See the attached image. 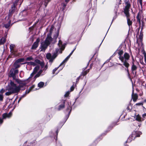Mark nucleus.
Instances as JSON below:
<instances>
[{"label": "nucleus", "mask_w": 146, "mask_h": 146, "mask_svg": "<svg viewBox=\"0 0 146 146\" xmlns=\"http://www.w3.org/2000/svg\"><path fill=\"white\" fill-rule=\"evenodd\" d=\"M118 55L119 59L123 63V65L126 67L128 68L129 66V64L127 62L130 58L129 54L125 52L124 54L122 50H118L116 51Z\"/></svg>", "instance_id": "f257e3e1"}, {"label": "nucleus", "mask_w": 146, "mask_h": 146, "mask_svg": "<svg viewBox=\"0 0 146 146\" xmlns=\"http://www.w3.org/2000/svg\"><path fill=\"white\" fill-rule=\"evenodd\" d=\"M58 45L59 46V49H56V53L53 54L52 56L51 54L49 53L47 54L46 55V58L49 60V62L51 64L57 56V53H58L59 51V53H61L62 52V51L64 50L65 47L64 45L62 44V42L60 40H59Z\"/></svg>", "instance_id": "f03ea898"}, {"label": "nucleus", "mask_w": 146, "mask_h": 146, "mask_svg": "<svg viewBox=\"0 0 146 146\" xmlns=\"http://www.w3.org/2000/svg\"><path fill=\"white\" fill-rule=\"evenodd\" d=\"M125 3L126 6L124 9V13L127 17V24L129 27L132 24V21H131L129 18V9L131 5V1H129V0H125Z\"/></svg>", "instance_id": "7ed1b4c3"}, {"label": "nucleus", "mask_w": 146, "mask_h": 146, "mask_svg": "<svg viewBox=\"0 0 146 146\" xmlns=\"http://www.w3.org/2000/svg\"><path fill=\"white\" fill-rule=\"evenodd\" d=\"M7 87L14 93H17L20 91V88L12 81H11L10 83L9 84Z\"/></svg>", "instance_id": "20e7f679"}, {"label": "nucleus", "mask_w": 146, "mask_h": 146, "mask_svg": "<svg viewBox=\"0 0 146 146\" xmlns=\"http://www.w3.org/2000/svg\"><path fill=\"white\" fill-rule=\"evenodd\" d=\"M141 134V133L139 131H134L132 132L131 135H130L128 138L127 142H130L132 140H134L135 138L137 137H139Z\"/></svg>", "instance_id": "39448f33"}, {"label": "nucleus", "mask_w": 146, "mask_h": 146, "mask_svg": "<svg viewBox=\"0 0 146 146\" xmlns=\"http://www.w3.org/2000/svg\"><path fill=\"white\" fill-rule=\"evenodd\" d=\"M48 68V66L46 64L44 67V66L43 69H40L39 70L37 74L35 76L34 78L36 79V78L42 76L45 74L46 73V71L47 69Z\"/></svg>", "instance_id": "423d86ee"}, {"label": "nucleus", "mask_w": 146, "mask_h": 146, "mask_svg": "<svg viewBox=\"0 0 146 146\" xmlns=\"http://www.w3.org/2000/svg\"><path fill=\"white\" fill-rule=\"evenodd\" d=\"M17 82L19 84L18 86L20 88V90L21 88L25 86L27 83L26 81L25 80L22 81L18 80H17Z\"/></svg>", "instance_id": "0eeeda50"}, {"label": "nucleus", "mask_w": 146, "mask_h": 146, "mask_svg": "<svg viewBox=\"0 0 146 146\" xmlns=\"http://www.w3.org/2000/svg\"><path fill=\"white\" fill-rule=\"evenodd\" d=\"M48 45L45 42V41L41 43V50H45L47 48Z\"/></svg>", "instance_id": "6e6552de"}, {"label": "nucleus", "mask_w": 146, "mask_h": 146, "mask_svg": "<svg viewBox=\"0 0 146 146\" xmlns=\"http://www.w3.org/2000/svg\"><path fill=\"white\" fill-rule=\"evenodd\" d=\"M52 40V38L50 35H48L44 41L49 45Z\"/></svg>", "instance_id": "1a4fd4ad"}, {"label": "nucleus", "mask_w": 146, "mask_h": 146, "mask_svg": "<svg viewBox=\"0 0 146 146\" xmlns=\"http://www.w3.org/2000/svg\"><path fill=\"white\" fill-rule=\"evenodd\" d=\"M40 40L39 38L36 39V41L34 42L32 46V49H35L38 47Z\"/></svg>", "instance_id": "9d476101"}, {"label": "nucleus", "mask_w": 146, "mask_h": 146, "mask_svg": "<svg viewBox=\"0 0 146 146\" xmlns=\"http://www.w3.org/2000/svg\"><path fill=\"white\" fill-rule=\"evenodd\" d=\"M15 47V44H11L10 45L9 47L11 53L14 55H15V50L14 49Z\"/></svg>", "instance_id": "9b49d317"}, {"label": "nucleus", "mask_w": 146, "mask_h": 146, "mask_svg": "<svg viewBox=\"0 0 146 146\" xmlns=\"http://www.w3.org/2000/svg\"><path fill=\"white\" fill-rule=\"evenodd\" d=\"M12 113L11 112H9L8 113H4L2 115L3 119H6L7 118H9L12 116Z\"/></svg>", "instance_id": "f8f14e48"}, {"label": "nucleus", "mask_w": 146, "mask_h": 146, "mask_svg": "<svg viewBox=\"0 0 146 146\" xmlns=\"http://www.w3.org/2000/svg\"><path fill=\"white\" fill-rule=\"evenodd\" d=\"M142 16V11H140L138 13L137 16V21L140 23H141V19Z\"/></svg>", "instance_id": "ddd939ff"}, {"label": "nucleus", "mask_w": 146, "mask_h": 146, "mask_svg": "<svg viewBox=\"0 0 146 146\" xmlns=\"http://www.w3.org/2000/svg\"><path fill=\"white\" fill-rule=\"evenodd\" d=\"M35 62L36 64V63H37L40 64L41 66V68H43L44 65V62H41L40 60L38 59L35 60Z\"/></svg>", "instance_id": "4468645a"}, {"label": "nucleus", "mask_w": 146, "mask_h": 146, "mask_svg": "<svg viewBox=\"0 0 146 146\" xmlns=\"http://www.w3.org/2000/svg\"><path fill=\"white\" fill-rule=\"evenodd\" d=\"M15 7V4H14L13 6H12L11 9L9 10V17L11 16L14 12Z\"/></svg>", "instance_id": "2eb2a0df"}, {"label": "nucleus", "mask_w": 146, "mask_h": 146, "mask_svg": "<svg viewBox=\"0 0 146 146\" xmlns=\"http://www.w3.org/2000/svg\"><path fill=\"white\" fill-rule=\"evenodd\" d=\"M70 57V56H68L60 64V66H61L63 65L62 68H63L64 66V64L68 61V59Z\"/></svg>", "instance_id": "dca6fc26"}, {"label": "nucleus", "mask_w": 146, "mask_h": 146, "mask_svg": "<svg viewBox=\"0 0 146 146\" xmlns=\"http://www.w3.org/2000/svg\"><path fill=\"white\" fill-rule=\"evenodd\" d=\"M133 62H132V65L131 66V70L133 71H133L136 70L137 68V66L134 64V60L133 58Z\"/></svg>", "instance_id": "f3484780"}, {"label": "nucleus", "mask_w": 146, "mask_h": 146, "mask_svg": "<svg viewBox=\"0 0 146 146\" xmlns=\"http://www.w3.org/2000/svg\"><path fill=\"white\" fill-rule=\"evenodd\" d=\"M7 90H8V91L6 92L5 93V95L6 96L10 95L11 94L14 93L13 91L11 90L8 87L7 88Z\"/></svg>", "instance_id": "a211bd4d"}, {"label": "nucleus", "mask_w": 146, "mask_h": 146, "mask_svg": "<svg viewBox=\"0 0 146 146\" xmlns=\"http://www.w3.org/2000/svg\"><path fill=\"white\" fill-rule=\"evenodd\" d=\"M132 96L133 100L134 102H135L137 99V94H133V92L132 94Z\"/></svg>", "instance_id": "6ab92c4d"}, {"label": "nucleus", "mask_w": 146, "mask_h": 146, "mask_svg": "<svg viewBox=\"0 0 146 146\" xmlns=\"http://www.w3.org/2000/svg\"><path fill=\"white\" fill-rule=\"evenodd\" d=\"M35 85H33L32 86H31V87L29 89L27 90H26L25 93H26V95H27V94L29 93L31 91L33 90V89L35 88Z\"/></svg>", "instance_id": "aec40b11"}, {"label": "nucleus", "mask_w": 146, "mask_h": 146, "mask_svg": "<svg viewBox=\"0 0 146 146\" xmlns=\"http://www.w3.org/2000/svg\"><path fill=\"white\" fill-rule=\"evenodd\" d=\"M11 21L10 20H9L8 23L4 25V27L6 29L8 28L10 26H11L12 25V24L11 25Z\"/></svg>", "instance_id": "412c9836"}, {"label": "nucleus", "mask_w": 146, "mask_h": 146, "mask_svg": "<svg viewBox=\"0 0 146 146\" xmlns=\"http://www.w3.org/2000/svg\"><path fill=\"white\" fill-rule=\"evenodd\" d=\"M14 70L13 69H11L10 72V74L11 77H12L13 79H15L16 78L15 75L13 74V70Z\"/></svg>", "instance_id": "4be33fe9"}, {"label": "nucleus", "mask_w": 146, "mask_h": 146, "mask_svg": "<svg viewBox=\"0 0 146 146\" xmlns=\"http://www.w3.org/2000/svg\"><path fill=\"white\" fill-rule=\"evenodd\" d=\"M27 64V65H32L34 66L36 65V64H35V62H27L26 63H23L22 64Z\"/></svg>", "instance_id": "5701e85b"}, {"label": "nucleus", "mask_w": 146, "mask_h": 146, "mask_svg": "<svg viewBox=\"0 0 146 146\" xmlns=\"http://www.w3.org/2000/svg\"><path fill=\"white\" fill-rule=\"evenodd\" d=\"M135 119L139 121L140 122L141 121V117L139 115H137L135 116Z\"/></svg>", "instance_id": "b1692460"}, {"label": "nucleus", "mask_w": 146, "mask_h": 146, "mask_svg": "<svg viewBox=\"0 0 146 146\" xmlns=\"http://www.w3.org/2000/svg\"><path fill=\"white\" fill-rule=\"evenodd\" d=\"M65 103V101L64 100L63 101V104L60 105L58 108V110H60L62 109L64 107V104Z\"/></svg>", "instance_id": "393cba45"}, {"label": "nucleus", "mask_w": 146, "mask_h": 146, "mask_svg": "<svg viewBox=\"0 0 146 146\" xmlns=\"http://www.w3.org/2000/svg\"><path fill=\"white\" fill-rule=\"evenodd\" d=\"M40 67L39 66H36L34 69L33 72L35 74L37 72L39 69Z\"/></svg>", "instance_id": "a878e982"}, {"label": "nucleus", "mask_w": 146, "mask_h": 146, "mask_svg": "<svg viewBox=\"0 0 146 146\" xmlns=\"http://www.w3.org/2000/svg\"><path fill=\"white\" fill-rule=\"evenodd\" d=\"M6 41V38H5L3 37L0 39V45H2Z\"/></svg>", "instance_id": "bb28decb"}, {"label": "nucleus", "mask_w": 146, "mask_h": 146, "mask_svg": "<svg viewBox=\"0 0 146 146\" xmlns=\"http://www.w3.org/2000/svg\"><path fill=\"white\" fill-rule=\"evenodd\" d=\"M44 85V83L42 82H40L38 84V87L40 88H42L43 87Z\"/></svg>", "instance_id": "cd10ccee"}, {"label": "nucleus", "mask_w": 146, "mask_h": 146, "mask_svg": "<svg viewBox=\"0 0 146 146\" xmlns=\"http://www.w3.org/2000/svg\"><path fill=\"white\" fill-rule=\"evenodd\" d=\"M19 63L17 62L14 63V66L15 68H19L20 67V65L19 64Z\"/></svg>", "instance_id": "c85d7f7f"}, {"label": "nucleus", "mask_w": 146, "mask_h": 146, "mask_svg": "<svg viewBox=\"0 0 146 146\" xmlns=\"http://www.w3.org/2000/svg\"><path fill=\"white\" fill-rule=\"evenodd\" d=\"M24 60V58H19L17 59L16 61L17 62L20 63L21 62H23Z\"/></svg>", "instance_id": "c756f323"}, {"label": "nucleus", "mask_w": 146, "mask_h": 146, "mask_svg": "<svg viewBox=\"0 0 146 146\" xmlns=\"http://www.w3.org/2000/svg\"><path fill=\"white\" fill-rule=\"evenodd\" d=\"M12 69H14V70L13 71V74H14L15 75L16 74H18V70H15L13 68H12Z\"/></svg>", "instance_id": "7c9ffc66"}, {"label": "nucleus", "mask_w": 146, "mask_h": 146, "mask_svg": "<svg viewBox=\"0 0 146 146\" xmlns=\"http://www.w3.org/2000/svg\"><path fill=\"white\" fill-rule=\"evenodd\" d=\"M60 66L59 65V66H58L57 67L55 68L53 70L52 73L53 74H55V72L58 69V68H59V66Z\"/></svg>", "instance_id": "2f4dec72"}, {"label": "nucleus", "mask_w": 146, "mask_h": 146, "mask_svg": "<svg viewBox=\"0 0 146 146\" xmlns=\"http://www.w3.org/2000/svg\"><path fill=\"white\" fill-rule=\"evenodd\" d=\"M54 29V27L53 26H52L50 29V31H50V34H49V35H51V34L52 33V31L53 30V29Z\"/></svg>", "instance_id": "473e14b6"}, {"label": "nucleus", "mask_w": 146, "mask_h": 146, "mask_svg": "<svg viewBox=\"0 0 146 146\" xmlns=\"http://www.w3.org/2000/svg\"><path fill=\"white\" fill-rule=\"evenodd\" d=\"M143 53L144 56L145 61L146 63V53L145 51H144Z\"/></svg>", "instance_id": "72a5a7b5"}, {"label": "nucleus", "mask_w": 146, "mask_h": 146, "mask_svg": "<svg viewBox=\"0 0 146 146\" xmlns=\"http://www.w3.org/2000/svg\"><path fill=\"white\" fill-rule=\"evenodd\" d=\"M3 94H0V102H2L3 100Z\"/></svg>", "instance_id": "f704fd0d"}, {"label": "nucleus", "mask_w": 146, "mask_h": 146, "mask_svg": "<svg viewBox=\"0 0 146 146\" xmlns=\"http://www.w3.org/2000/svg\"><path fill=\"white\" fill-rule=\"evenodd\" d=\"M45 1L44 5L45 7H46L48 3L49 2L50 0H44Z\"/></svg>", "instance_id": "c9c22d12"}, {"label": "nucleus", "mask_w": 146, "mask_h": 146, "mask_svg": "<svg viewBox=\"0 0 146 146\" xmlns=\"http://www.w3.org/2000/svg\"><path fill=\"white\" fill-rule=\"evenodd\" d=\"M35 74L33 72L32 73L30 74V76L28 78V79L30 80L31 79V78Z\"/></svg>", "instance_id": "e433bc0d"}, {"label": "nucleus", "mask_w": 146, "mask_h": 146, "mask_svg": "<svg viewBox=\"0 0 146 146\" xmlns=\"http://www.w3.org/2000/svg\"><path fill=\"white\" fill-rule=\"evenodd\" d=\"M33 58L31 57H27L26 58L27 60H33Z\"/></svg>", "instance_id": "4c0bfd02"}, {"label": "nucleus", "mask_w": 146, "mask_h": 146, "mask_svg": "<svg viewBox=\"0 0 146 146\" xmlns=\"http://www.w3.org/2000/svg\"><path fill=\"white\" fill-rule=\"evenodd\" d=\"M89 69H88L87 70L84 71L83 73V76H84L86 75L87 74V73L89 72Z\"/></svg>", "instance_id": "58836bf2"}, {"label": "nucleus", "mask_w": 146, "mask_h": 146, "mask_svg": "<svg viewBox=\"0 0 146 146\" xmlns=\"http://www.w3.org/2000/svg\"><path fill=\"white\" fill-rule=\"evenodd\" d=\"M70 94V92L69 91L67 92L64 95V96L67 97Z\"/></svg>", "instance_id": "ea45409f"}, {"label": "nucleus", "mask_w": 146, "mask_h": 146, "mask_svg": "<svg viewBox=\"0 0 146 146\" xmlns=\"http://www.w3.org/2000/svg\"><path fill=\"white\" fill-rule=\"evenodd\" d=\"M26 93H25L24 94H23L20 97V98L22 99L23 98L25 97L26 96Z\"/></svg>", "instance_id": "a19ab883"}, {"label": "nucleus", "mask_w": 146, "mask_h": 146, "mask_svg": "<svg viewBox=\"0 0 146 146\" xmlns=\"http://www.w3.org/2000/svg\"><path fill=\"white\" fill-rule=\"evenodd\" d=\"M5 92V90L3 89H2L0 91V93L1 94H2L3 93Z\"/></svg>", "instance_id": "79ce46f5"}, {"label": "nucleus", "mask_w": 146, "mask_h": 146, "mask_svg": "<svg viewBox=\"0 0 146 146\" xmlns=\"http://www.w3.org/2000/svg\"><path fill=\"white\" fill-rule=\"evenodd\" d=\"M3 119L2 118H0V124H1L2 123H3Z\"/></svg>", "instance_id": "37998d69"}, {"label": "nucleus", "mask_w": 146, "mask_h": 146, "mask_svg": "<svg viewBox=\"0 0 146 146\" xmlns=\"http://www.w3.org/2000/svg\"><path fill=\"white\" fill-rule=\"evenodd\" d=\"M71 109H72V108H71V107L70 106H69V107H68V108H67V110H70V112L71 111Z\"/></svg>", "instance_id": "c03bdc74"}, {"label": "nucleus", "mask_w": 146, "mask_h": 146, "mask_svg": "<svg viewBox=\"0 0 146 146\" xmlns=\"http://www.w3.org/2000/svg\"><path fill=\"white\" fill-rule=\"evenodd\" d=\"M66 4H67L66 3V4H65V3H63L62 4V6L63 7V8H65V7H66Z\"/></svg>", "instance_id": "a18cd8bd"}, {"label": "nucleus", "mask_w": 146, "mask_h": 146, "mask_svg": "<svg viewBox=\"0 0 146 146\" xmlns=\"http://www.w3.org/2000/svg\"><path fill=\"white\" fill-rule=\"evenodd\" d=\"M138 1L139 2L140 5L142 6V0H138Z\"/></svg>", "instance_id": "49530a36"}, {"label": "nucleus", "mask_w": 146, "mask_h": 146, "mask_svg": "<svg viewBox=\"0 0 146 146\" xmlns=\"http://www.w3.org/2000/svg\"><path fill=\"white\" fill-rule=\"evenodd\" d=\"M74 89V87L73 86H71V87L70 88V90L71 91H73Z\"/></svg>", "instance_id": "de8ad7c7"}, {"label": "nucleus", "mask_w": 146, "mask_h": 146, "mask_svg": "<svg viewBox=\"0 0 146 146\" xmlns=\"http://www.w3.org/2000/svg\"><path fill=\"white\" fill-rule=\"evenodd\" d=\"M136 105H142V104L141 103H138L136 104Z\"/></svg>", "instance_id": "09e8293b"}, {"label": "nucleus", "mask_w": 146, "mask_h": 146, "mask_svg": "<svg viewBox=\"0 0 146 146\" xmlns=\"http://www.w3.org/2000/svg\"><path fill=\"white\" fill-rule=\"evenodd\" d=\"M127 68L125 69V70H127V72L128 74V75H129V70H128V68Z\"/></svg>", "instance_id": "8fccbe9b"}, {"label": "nucleus", "mask_w": 146, "mask_h": 146, "mask_svg": "<svg viewBox=\"0 0 146 146\" xmlns=\"http://www.w3.org/2000/svg\"><path fill=\"white\" fill-rule=\"evenodd\" d=\"M142 116L143 117H145V116H146V113H145L143 114L142 115Z\"/></svg>", "instance_id": "3c124183"}, {"label": "nucleus", "mask_w": 146, "mask_h": 146, "mask_svg": "<svg viewBox=\"0 0 146 146\" xmlns=\"http://www.w3.org/2000/svg\"><path fill=\"white\" fill-rule=\"evenodd\" d=\"M70 0H64L65 2L67 3Z\"/></svg>", "instance_id": "603ef678"}, {"label": "nucleus", "mask_w": 146, "mask_h": 146, "mask_svg": "<svg viewBox=\"0 0 146 146\" xmlns=\"http://www.w3.org/2000/svg\"><path fill=\"white\" fill-rule=\"evenodd\" d=\"M73 52V51H72V52L70 53V54H69V55L70 56H71Z\"/></svg>", "instance_id": "864d4df0"}, {"label": "nucleus", "mask_w": 146, "mask_h": 146, "mask_svg": "<svg viewBox=\"0 0 146 146\" xmlns=\"http://www.w3.org/2000/svg\"><path fill=\"white\" fill-rule=\"evenodd\" d=\"M21 99H22L20 98L18 100V103H19Z\"/></svg>", "instance_id": "5fc2aeb1"}, {"label": "nucleus", "mask_w": 146, "mask_h": 146, "mask_svg": "<svg viewBox=\"0 0 146 146\" xmlns=\"http://www.w3.org/2000/svg\"><path fill=\"white\" fill-rule=\"evenodd\" d=\"M58 33H57V36H56V37H55V38H56L58 37Z\"/></svg>", "instance_id": "6e6d98bb"}, {"label": "nucleus", "mask_w": 146, "mask_h": 146, "mask_svg": "<svg viewBox=\"0 0 146 146\" xmlns=\"http://www.w3.org/2000/svg\"><path fill=\"white\" fill-rule=\"evenodd\" d=\"M76 49V46H75V47L74 48V49H73V50H72V51H73V52H74V51Z\"/></svg>", "instance_id": "4d7b16f0"}, {"label": "nucleus", "mask_w": 146, "mask_h": 146, "mask_svg": "<svg viewBox=\"0 0 146 146\" xmlns=\"http://www.w3.org/2000/svg\"><path fill=\"white\" fill-rule=\"evenodd\" d=\"M117 12L115 11V14L116 15H117Z\"/></svg>", "instance_id": "13d9d810"}, {"label": "nucleus", "mask_w": 146, "mask_h": 146, "mask_svg": "<svg viewBox=\"0 0 146 146\" xmlns=\"http://www.w3.org/2000/svg\"><path fill=\"white\" fill-rule=\"evenodd\" d=\"M79 79V77L77 79V80H78Z\"/></svg>", "instance_id": "bf43d9fd"}, {"label": "nucleus", "mask_w": 146, "mask_h": 146, "mask_svg": "<svg viewBox=\"0 0 146 146\" xmlns=\"http://www.w3.org/2000/svg\"><path fill=\"white\" fill-rule=\"evenodd\" d=\"M58 72H58L57 73H56L55 75H56V74H57L58 73Z\"/></svg>", "instance_id": "052dcab7"}, {"label": "nucleus", "mask_w": 146, "mask_h": 146, "mask_svg": "<svg viewBox=\"0 0 146 146\" xmlns=\"http://www.w3.org/2000/svg\"><path fill=\"white\" fill-rule=\"evenodd\" d=\"M103 41V40L102 41V42L101 43L100 45L102 44V42Z\"/></svg>", "instance_id": "680f3d73"}, {"label": "nucleus", "mask_w": 146, "mask_h": 146, "mask_svg": "<svg viewBox=\"0 0 146 146\" xmlns=\"http://www.w3.org/2000/svg\"><path fill=\"white\" fill-rule=\"evenodd\" d=\"M73 1H75V0H72Z\"/></svg>", "instance_id": "e2e57ef3"}, {"label": "nucleus", "mask_w": 146, "mask_h": 146, "mask_svg": "<svg viewBox=\"0 0 146 146\" xmlns=\"http://www.w3.org/2000/svg\"><path fill=\"white\" fill-rule=\"evenodd\" d=\"M18 1V0H17V2Z\"/></svg>", "instance_id": "0e129e2a"}, {"label": "nucleus", "mask_w": 146, "mask_h": 146, "mask_svg": "<svg viewBox=\"0 0 146 146\" xmlns=\"http://www.w3.org/2000/svg\"><path fill=\"white\" fill-rule=\"evenodd\" d=\"M36 90V89L35 90Z\"/></svg>", "instance_id": "69168bd1"}, {"label": "nucleus", "mask_w": 146, "mask_h": 146, "mask_svg": "<svg viewBox=\"0 0 146 146\" xmlns=\"http://www.w3.org/2000/svg\"><path fill=\"white\" fill-rule=\"evenodd\" d=\"M96 1H97V0H96Z\"/></svg>", "instance_id": "338daca9"}]
</instances>
